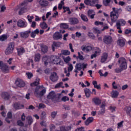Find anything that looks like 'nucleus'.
I'll return each instance as SVG.
<instances>
[{"mask_svg": "<svg viewBox=\"0 0 131 131\" xmlns=\"http://www.w3.org/2000/svg\"><path fill=\"white\" fill-rule=\"evenodd\" d=\"M41 88V89H43V85L37 86L34 92V95L35 97L38 98L39 99L41 98L42 96H45L46 93H47V90H46V89H42L41 90H40Z\"/></svg>", "mask_w": 131, "mask_h": 131, "instance_id": "obj_1", "label": "nucleus"}, {"mask_svg": "<svg viewBox=\"0 0 131 131\" xmlns=\"http://www.w3.org/2000/svg\"><path fill=\"white\" fill-rule=\"evenodd\" d=\"M60 96H61V94H59V96H58L56 95L55 92L51 91L47 95V99L48 100H51L53 103H58V102H60Z\"/></svg>", "mask_w": 131, "mask_h": 131, "instance_id": "obj_2", "label": "nucleus"}, {"mask_svg": "<svg viewBox=\"0 0 131 131\" xmlns=\"http://www.w3.org/2000/svg\"><path fill=\"white\" fill-rule=\"evenodd\" d=\"M118 63L120 64V68H121L123 70L127 69V62L124 57H120L118 61Z\"/></svg>", "mask_w": 131, "mask_h": 131, "instance_id": "obj_3", "label": "nucleus"}, {"mask_svg": "<svg viewBox=\"0 0 131 131\" xmlns=\"http://www.w3.org/2000/svg\"><path fill=\"white\" fill-rule=\"evenodd\" d=\"M50 60L53 64H56V65H58V64H59V65H63V61H62L61 58L58 56L55 55L51 56Z\"/></svg>", "mask_w": 131, "mask_h": 131, "instance_id": "obj_4", "label": "nucleus"}, {"mask_svg": "<svg viewBox=\"0 0 131 131\" xmlns=\"http://www.w3.org/2000/svg\"><path fill=\"white\" fill-rule=\"evenodd\" d=\"M0 69L3 72H6V73L9 72L10 69L6 63H4V62L0 61Z\"/></svg>", "mask_w": 131, "mask_h": 131, "instance_id": "obj_5", "label": "nucleus"}, {"mask_svg": "<svg viewBox=\"0 0 131 131\" xmlns=\"http://www.w3.org/2000/svg\"><path fill=\"white\" fill-rule=\"evenodd\" d=\"M30 33H31V31L30 30H29L28 31H26L25 32H20L19 34L21 38H27L29 37V35H30Z\"/></svg>", "mask_w": 131, "mask_h": 131, "instance_id": "obj_6", "label": "nucleus"}, {"mask_svg": "<svg viewBox=\"0 0 131 131\" xmlns=\"http://www.w3.org/2000/svg\"><path fill=\"white\" fill-rule=\"evenodd\" d=\"M17 25L20 28H25L27 26V23L25 22L22 19H19L17 22Z\"/></svg>", "mask_w": 131, "mask_h": 131, "instance_id": "obj_7", "label": "nucleus"}, {"mask_svg": "<svg viewBox=\"0 0 131 131\" xmlns=\"http://www.w3.org/2000/svg\"><path fill=\"white\" fill-rule=\"evenodd\" d=\"M126 22L123 19H120L116 23L117 28L120 29L121 26H124Z\"/></svg>", "mask_w": 131, "mask_h": 131, "instance_id": "obj_8", "label": "nucleus"}, {"mask_svg": "<svg viewBox=\"0 0 131 131\" xmlns=\"http://www.w3.org/2000/svg\"><path fill=\"white\" fill-rule=\"evenodd\" d=\"M58 78L59 77H58V75L56 72L52 73L50 76V80H51V81H53V82H55V81H57Z\"/></svg>", "mask_w": 131, "mask_h": 131, "instance_id": "obj_9", "label": "nucleus"}, {"mask_svg": "<svg viewBox=\"0 0 131 131\" xmlns=\"http://www.w3.org/2000/svg\"><path fill=\"white\" fill-rule=\"evenodd\" d=\"M103 42L106 45H110L112 42V37L110 36H105L103 38Z\"/></svg>", "mask_w": 131, "mask_h": 131, "instance_id": "obj_10", "label": "nucleus"}, {"mask_svg": "<svg viewBox=\"0 0 131 131\" xmlns=\"http://www.w3.org/2000/svg\"><path fill=\"white\" fill-rule=\"evenodd\" d=\"M53 39L54 40H59V39H62V34L59 32H56L53 36Z\"/></svg>", "mask_w": 131, "mask_h": 131, "instance_id": "obj_11", "label": "nucleus"}, {"mask_svg": "<svg viewBox=\"0 0 131 131\" xmlns=\"http://www.w3.org/2000/svg\"><path fill=\"white\" fill-rule=\"evenodd\" d=\"M110 16L111 18V21L113 23H114V22H116V20H117L118 17H119V15H116V14L113 13V12H111Z\"/></svg>", "mask_w": 131, "mask_h": 131, "instance_id": "obj_12", "label": "nucleus"}, {"mask_svg": "<svg viewBox=\"0 0 131 131\" xmlns=\"http://www.w3.org/2000/svg\"><path fill=\"white\" fill-rule=\"evenodd\" d=\"M61 45H62V42H61L53 41L52 45L53 51L55 52V49H56V48H59V47L61 46Z\"/></svg>", "mask_w": 131, "mask_h": 131, "instance_id": "obj_13", "label": "nucleus"}, {"mask_svg": "<svg viewBox=\"0 0 131 131\" xmlns=\"http://www.w3.org/2000/svg\"><path fill=\"white\" fill-rule=\"evenodd\" d=\"M15 84L17 85V86H18L19 88H23L25 86V83L23 80H21L20 79H17L15 81Z\"/></svg>", "mask_w": 131, "mask_h": 131, "instance_id": "obj_14", "label": "nucleus"}, {"mask_svg": "<svg viewBox=\"0 0 131 131\" xmlns=\"http://www.w3.org/2000/svg\"><path fill=\"white\" fill-rule=\"evenodd\" d=\"M69 21L71 25H75L78 24V19L75 17H71L69 19Z\"/></svg>", "mask_w": 131, "mask_h": 131, "instance_id": "obj_15", "label": "nucleus"}, {"mask_svg": "<svg viewBox=\"0 0 131 131\" xmlns=\"http://www.w3.org/2000/svg\"><path fill=\"white\" fill-rule=\"evenodd\" d=\"M13 107L15 110H18L19 109H22L24 108V105L20 104L19 102H15L13 104Z\"/></svg>", "mask_w": 131, "mask_h": 131, "instance_id": "obj_16", "label": "nucleus"}, {"mask_svg": "<svg viewBox=\"0 0 131 131\" xmlns=\"http://www.w3.org/2000/svg\"><path fill=\"white\" fill-rule=\"evenodd\" d=\"M126 40L125 39H119L118 40V45L121 48H123L124 46H125V42Z\"/></svg>", "mask_w": 131, "mask_h": 131, "instance_id": "obj_17", "label": "nucleus"}, {"mask_svg": "<svg viewBox=\"0 0 131 131\" xmlns=\"http://www.w3.org/2000/svg\"><path fill=\"white\" fill-rule=\"evenodd\" d=\"M112 12L118 16V15H120V14H121L122 12V9H121V8H116L115 7H113V11Z\"/></svg>", "mask_w": 131, "mask_h": 131, "instance_id": "obj_18", "label": "nucleus"}, {"mask_svg": "<svg viewBox=\"0 0 131 131\" xmlns=\"http://www.w3.org/2000/svg\"><path fill=\"white\" fill-rule=\"evenodd\" d=\"M1 97L3 99H4V100H9V99L11 98V96H10V94H9L8 92L2 93Z\"/></svg>", "mask_w": 131, "mask_h": 131, "instance_id": "obj_19", "label": "nucleus"}, {"mask_svg": "<svg viewBox=\"0 0 131 131\" xmlns=\"http://www.w3.org/2000/svg\"><path fill=\"white\" fill-rule=\"evenodd\" d=\"M81 49L83 52H90V51H92V47L91 46L85 47L84 46H82Z\"/></svg>", "mask_w": 131, "mask_h": 131, "instance_id": "obj_20", "label": "nucleus"}, {"mask_svg": "<svg viewBox=\"0 0 131 131\" xmlns=\"http://www.w3.org/2000/svg\"><path fill=\"white\" fill-rule=\"evenodd\" d=\"M107 58H108V54H107L106 53H103L102 56H101V62L104 63V62H106Z\"/></svg>", "mask_w": 131, "mask_h": 131, "instance_id": "obj_21", "label": "nucleus"}, {"mask_svg": "<svg viewBox=\"0 0 131 131\" xmlns=\"http://www.w3.org/2000/svg\"><path fill=\"white\" fill-rule=\"evenodd\" d=\"M17 51L18 56H21V55H23L24 53H25V49L24 47L17 48Z\"/></svg>", "mask_w": 131, "mask_h": 131, "instance_id": "obj_22", "label": "nucleus"}, {"mask_svg": "<svg viewBox=\"0 0 131 131\" xmlns=\"http://www.w3.org/2000/svg\"><path fill=\"white\" fill-rule=\"evenodd\" d=\"M111 2V0H103V5H104L105 7H110L112 8V5H110Z\"/></svg>", "mask_w": 131, "mask_h": 131, "instance_id": "obj_23", "label": "nucleus"}, {"mask_svg": "<svg viewBox=\"0 0 131 131\" xmlns=\"http://www.w3.org/2000/svg\"><path fill=\"white\" fill-rule=\"evenodd\" d=\"M39 5L41 7H47L49 5V2L47 0H40L39 1Z\"/></svg>", "mask_w": 131, "mask_h": 131, "instance_id": "obj_24", "label": "nucleus"}, {"mask_svg": "<svg viewBox=\"0 0 131 131\" xmlns=\"http://www.w3.org/2000/svg\"><path fill=\"white\" fill-rule=\"evenodd\" d=\"M93 121H94V118L90 117L86 120V121H85V124L86 125H89V124H90V123H92Z\"/></svg>", "mask_w": 131, "mask_h": 131, "instance_id": "obj_25", "label": "nucleus"}, {"mask_svg": "<svg viewBox=\"0 0 131 131\" xmlns=\"http://www.w3.org/2000/svg\"><path fill=\"white\" fill-rule=\"evenodd\" d=\"M101 54V50L96 51L94 54H92L91 56V59H94V58H96L97 56H99Z\"/></svg>", "mask_w": 131, "mask_h": 131, "instance_id": "obj_26", "label": "nucleus"}, {"mask_svg": "<svg viewBox=\"0 0 131 131\" xmlns=\"http://www.w3.org/2000/svg\"><path fill=\"white\" fill-rule=\"evenodd\" d=\"M93 101L94 102L95 105H97V106H99L101 104V100L99 98H94L93 99Z\"/></svg>", "mask_w": 131, "mask_h": 131, "instance_id": "obj_27", "label": "nucleus"}, {"mask_svg": "<svg viewBox=\"0 0 131 131\" xmlns=\"http://www.w3.org/2000/svg\"><path fill=\"white\" fill-rule=\"evenodd\" d=\"M75 69L78 70V71H80L81 69H82V63H78L76 64Z\"/></svg>", "mask_w": 131, "mask_h": 131, "instance_id": "obj_28", "label": "nucleus"}, {"mask_svg": "<svg viewBox=\"0 0 131 131\" xmlns=\"http://www.w3.org/2000/svg\"><path fill=\"white\" fill-rule=\"evenodd\" d=\"M60 129L61 131H69L71 129V126H68L67 127L61 126L60 127Z\"/></svg>", "mask_w": 131, "mask_h": 131, "instance_id": "obj_29", "label": "nucleus"}, {"mask_svg": "<svg viewBox=\"0 0 131 131\" xmlns=\"http://www.w3.org/2000/svg\"><path fill=\"white\" fill-rule=\"evenodd\" d=\"M92 83L95 88V89H97V90H101V84L98 85L96 81H93Z\"/></svg>", "mask_w": 131, "mask_h": 131, "instance_id": "obj_30", "label": "nucleus"}, {"mask_svg": "<svg viewBox=\"0 0 131 131\" xmlns=\"http://www.w3.org/2000/svg\"><path fill=\"white\" fill-rule=\"evenodd\" d=\"M85 95L87 98H89L91 95V90L90 89L86 88L84 90Z\"/></svg>", "mask_w": 131, "mask_h": 131, "instance_id": "obj_31", "label": "nucleus"}, {"mask_svg": "<svg viewBox=\"0 0 131 131\" xmlns=\"http://www.w3.org/2000/svg\"><path fill=\"white\" fill-rule=\"evenodd\" d=\"M26 119L28 121V124H29V125H31L32 122H33V120L32 119V117H31V116H28L27 117Z\"/></svg>", "mask_w": 131, "mask_h": 131, "instance_id": "obj_32", "label": "nucleus"}, {"mask_svg": "<svg viewBox=\"0 0 131 131\" xmlns=\"http://www.w3.org/2000/svg\"><path fill=\"white\" fill-rule=\"evenodd\" d=\"M119 93L117 91H113L112 92V98H117Z\"/></svg>", "mask_w": 131, "mask_h": 131, "instance_id": "obj_33", "label": "nucleus"}, {"mask_svg": "<svg viewBox=\"0 0 131 131\" xmlns=\"http://www.w3.org/2000/svg\"><path fill=\"white\" fill-rule=\"evenodd\" d=\"M9 49H10L11 50H12V51H14V49L15 48V42H11L8 44V47Z\"/></svg>", "mask_w": 131, "mask_h": 131, "instance_id": "obj_34", "label": "nucleus"}, {"mask_svg": "<svg viewBox=\"0 0 131 131\" xmlns=\"http://www.w3.org/2000/svg\"><path fill=\"white\" fill-rule=\"evenodd\" d=\"M40 60V54L37 53L35 55L34 61L35 62H39Z\"/></svg>", "mask_w": 131, "mask_h": 131, "instance_id": "obj_35", "label": "nucleus"}, {"mask_svg": "<svg viewBox=\"0 0 131 131\" xmlns=\"http://www.w3.org/2000/svg\"><path fill=\"white\" fill-rule=\"evenodd\" d=\"M41 50L43 53H47L48 52V46L46 45L41 46Z\"/></svg>", "mask_w": 131, "mask_h": 131, "instance_id": "obj_36", "label": "nucleus"}, {"mask_svg": "<svg viewBox=\"0 0 131 131\" xmlns=\"http://www.w3.org/2000/svg\"><path fill=\"white\" fill-rule=\"evenodd\" d=\"M40 27H41L42 29H47L48 24H47L46 22L43 21V23L40 24Z\"/></svg>", "mask_w": 131, "mask_h": 131, "instance_id": "obj_37", "label": "nucleus"}, {"mask_svg": "<svg viewBox=\"0 0 131 131\" xmlns=\"http://www.w3.org/2000/svg\"><path fill=\"white\" fill-rule=\"evenodd\" d=\"M13 51L14 50H12L10 48H8V47H7V48L5 50V54L6 55H10V54H12Z\"/></svg>", "mask_w": 131, "mask_h": 131, "instance_id": "obj_38", "label": "nucleus"}, {"mask_svg": "<svg viewBox=\"0 0 131 131\" xmlns=\"http://www.w3.org/2000/svg\"><path fill=\"white\" fill-rule=\"evenodd\" d=\"M97 4H99V0H91V7H95Z\"/></svg>", "mask_w": 131, "mask_h": 131, "instance_id": "obj_39", "label": "nucleus"}, {"mask_svg": "<svg viewBox=\"0 0 131 131\" xmlns=\"http://www.w3.org/2000/svg\"><path fill=\"white\" fill-rule=\"evenodd\" d=\"M81 18L84 22H88V21H89V19L88 18V17L84 14H81Z\"/></svg>", "mask_w": 131, "mask_h": 131, "instance_id": "obj_40", "label": "nucleus"}, {"mask_svg": "<svg viewBox=\"0 0 131 131\" xmlns=\"http://www.w3.org/2000/svg\"><path fill=\"white\" fill-rule=\"evenodd\" d=\"M78 56L76 57V59H79L80 61H83L84 60V58H83V56L80 54V52H78Z\"/></svg>", "mask_w": 131, "mask_h": 131, "instance_id": "obj_41", "label": "nucleus"}, {"mask_svg": "<svg viewBox=\"0 0 131 131\" xmlns=\"http://www.w3.org/2000/svg\"><path fill=\"white\" fill-rule=\"evenodd\" d=\"M26 10V8H25V7L21 8L18 12V15H22V14H24V13H25Z\"/></svg>", "mask_w": 131, "mask_h": 131, "instance_id": "obj_42", "label": "nucleus"}, {"mask_svg": "<svg viewBox=\"0 0 131 131\" xmlns=\"http://www.w3.org/2000/svg\"><path fill=\"white\" fill-rule=\"evenodd\" d=\"M8 36L7 35H3L2 36H0V40L1 41H4L5 40H6L7 39Z\"/></svg>", "mask_w": 131, "mask_h": 131, "instance_id": "obj_43", "label": "nucleus"}, {"mask_svg": "<svg viewBox=\"0 0 131 131\" xmlns=\"http://www.w3.org/2000/svg\"><path fill=\"white\" fill-rule=\"evenodd\" d=\"M130 112H131V107L130 106H127L126 107V113L129 116H130Z\"/></svg>", "mask_w": 131, "mask_h": 131, "instance_id": "obj_44", "label": "nucleus"}, {"mask_svg": "<svg viewBox=\"0 0 131 131\" xmlns=\"http://www.w3.org/2000/svg\"><path fill=\"white\" fill-rule=\"evenodd\" d=\"M84 3L86 6H90L91 7V5L92 4V0H84Z\"/></svg>", "mask_w": 131, "mask_h": 131, "instance_id": "obj_45", "label": "nucleus"}, {"mask_svg": "<svg viewBox=\"0 0 131 131\" xmlns=\"http://www.w3.org/2000/svg\"><path fill=\"white\" fill-rule=\"evenodd\" d=\"M39 84V80L37 81H34V82L32 83L30 85L31 86H37Z\"/></svg>", "mask_w": 131, "mask_h": 131, "instance_id": "obj_46", "label": "nucleus"}, {"mask_svg": "<svg viewBox=\"0 0 131 131\" xmlns=\"http://www.w3.org/2000/svg\"><path fill=\"white\" fill-rule=\"evenodd\" d=\"M57 112H52L51 113V116L52 117V118H53V119H55L56 118V116H57Z\"/></svg>", "mask_w": 131, "mask_h": 131, "instance_id": "obj_47", "label": "nucleus"}, {"mask_svg": "<svg viewBox=\"0 0 131 131\" xmlns=\"http://www.w3.org/2000/svg\"><path fill=\"white\" fill-rule=\"evenodd\" d=\"M61 27L64 28V29H68L69 26L67 24H60Z\"/></svg>", "mask_w": 131, "mask_h": 131, "instance_id": "obj_48", "label": "nucleus"}, {"mask_svg": "<svg viewBox=\"0 0 131 131\" xmlns=\"http://www.w3.org/2000/svg\"><path fill=\"white\" fill-rule=\"evenodd\" d=\"M89 36L90 38H92V39H95V38H96L95 35H94V34L91 32H89Z\"/></svg>", "mask_w": 131, "mask_h": 131, "instance_id": "obj_49", "label": "nucleus"}, {"mask_svg": "<svg viewBox=\"0 0 131 131\" xmlns=\"http://www.w3.org/2000/svg\"><path fill=\"white\" fill-rule=\"evenodd\" d=\"M62 54L63 55H64V56H68V55H69L70 54V51H68V50H63L62 51Z\"/></svg>", "mask_w": 131, "mask_h": 131, "instance_id": "obj_50", "label": "nucleus"}, {"mask_svg": "<svg viewBox=\"0 0 131 131\" xmlns=\"http://www.w3.org/2000/svg\"><path fill=\"white\" fill-rule=\"evenodd\" d=\"M64 4V1H61V3L58 5V10H61L62 9V7H63Z\"/></svg>", "mask_w": 131, "mask_h": 131, "instance_id": "obj_51", "label": "nucleus"}, {"mask_svg": "<svg viewBox=\"0 0 131 131\" xmlns=\"http://www.w3.org/2000/svg\"><path fill=\"white\" fill-rule=\"evenodd\" d=\"M34 17H33V16H29V15H28L27 16V19L29 21V22H30V23H31V22H32V19H34Z\"/></svg>", "mask_w": 131, "mask_h": 131, "instance_id": "obj_52", "label": "nucleus"}, {"mask_svg": "<svg viewBox=\"0 0 131 131\" xmlns=\"http://www.w3.org/2000/svg\"><path fill=\"white\" fill-rule=\"evenodd\" d=\"M123 122H124V121H122L121 122L118 123L117 128H120V127H123Z\"/></svg>", "mask_w": 131, "mask_h": 131, "instance_id": "obj_53", "label": "nucleus"}, {"mask_svg": "<svg viewBox=\"0 0 131 131\" xmlns=\"http://www.w3.org/2000/svg\"><path fill=\"white\" fill-rule=\"evenodd\" d=\"M61 101H62V102H66V101H69V97L67 96H63L61 98Z\"/></svg>", "mask_w": 131, "mask_h": 131, "instance_id": "obj_54", "label": "nucleus"}, {"mask_svg": "<svg viewBox=\"0 0 131 131\" xmlns=\"http://www.w3.org/2000/svg\"><path fill=\"white\" fill-rule=\"evenodd\" d=\"M26 75L28 76V78L29 79H30L31 78V77H32V76H33V74H32V73H26Z\"/></svg>", "mask_w": 131, "mask_h": 131, "instance_id": "obj_55", "label": "nucleus"}, {"mask_svg": "<svg viewBox=\"0 0 131 131\" xmlns=\"http://www.w3.org/2000/svg\"><path fill=\"white\" fill-rule=\"evenodd\" d=\"M105 113V108H101L100 111L98 112L99 115H103Z\"/></svg>", "mask_w": 131, "mask_h": 131, "instance_id": "obj_56", "label": "nucleus"}, {"mask_svg": "<svg viewBox=\"0 0 131 131\" xmlns=\"http://www.w3.org/2000/svg\"><path fill=\"white\" fill-rule=\"evenodd\" d=\"M17 124L19 126H23L24 125V123H23V122H22L21 120H18L17 122Z\"/></svg>", "mask_w": 131, "mask_h": 131, "instance_id": "obj_57", "label": "nucleus"}, {"mask_svg": "<svg viewBox=\"0 0 131 131\" xmlns=\"http://www.w3.org/2000/svg\"><path fill=\"white\" fill-rule=\"evenodd\" d=\"M6 10V6L3 5L1 7V10L0 12L1 13H4Z\"/></svg>", "mask_w": 131, "mask_h": 131, "instance_id": "obj_58", "label": "nucleus"}, {"mask_svg": "<svg viewBox=\"0 0 131 131\" xmlns=\"http://www.w3.org/2000/svg\"><path fill=\"white\" fill-rule=\"evenodd\" d=\"M46 115H47V114L45 112H42L41 114V119H43L46 118Z\"/></svg>", "mask_w": 131, "mask_h": 131, "instance_id": "obj_59", "label": "nucleus"}, {"mask_svg": "<svg viewBox=\"0 0 131 131\" xmlns=\"http://www.w3.org/2000/svg\"><path fill=\"white\" fill-rule=\"evenodd\" d=\"M68 70L69 72H70V71H72V70H73V66H72V64H69Z\"/></svg>", "mask_w": 131, "mask_h": 131, "instance_id": "obj_60", "label": "nucleus"}, {"mask_svg": "<svg viewBox=\"0 0 131 131\" xmlns=\"http://www.w3.org/2000/svg\"><path fill=\"white\" fill-rule=\"evenodd\" d=\"M123 69L120 68V69H116L115 71L116 73H120V72H121V71H123Z\"/></svg>", "mask_w": 131, "mask_h": 131, "instance_id": "obj_61", "label": "nucleus"}, {"mask_svg": "<svg viewBox=\"0 0 131 131\" xmlns=\"http://www.w3.org/2000/svg\"><path fill=\"white\" fill-rule=\"evenodd\" d=\"M29 2H32V0H31V1H29L28 0H25L23 2H22L20 5L21 6H24V5H26V4H28V3H29Z\"/></svg>", "mask_w": 131, "mask_h": 131, "instance_id": "obj_62", "label": "nucleus"}, {"mask_svg": "<svg viewBox=\"0 0 131 131\" xmlns=\"http://www.w3.org/2000/svg\"><path fill=\"white\" fill-rule=\"evenodd\" d=\"M56 128V126L54 124H51L50 126V131H53Z\"/></svg>", "mask_w": 131, "mask_h": 131, "instance_id": "obj_63", "label": "nucleus"}, {"mask_svg": "<svg viewBox=\"0 0 131 131\" xmlns=\"http://www.w3.org/2000/svg\"><path fill=\"white\" fill-rule=\"evenodd\" d=\"M75 131H85L84 130V127H81L80 128H77Z\"/></svg>", "mask_w": 131, "mask_h": 131, "instance_id": "obj_64", "label": "nucleus"}]
</instances>
